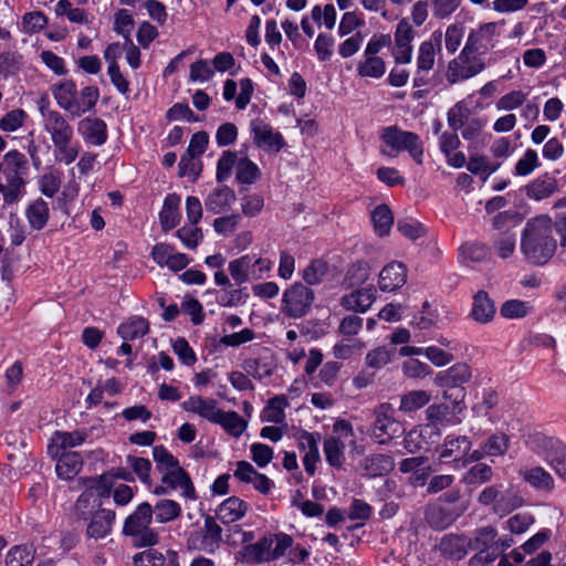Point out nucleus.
<instances>
[{
  "label": "nucleus",
  "instance_id": "obj_1",
  "mask_svg": "<svg viewBox=\"0 0 566 566\" xmlns=\"http://www.w3.org/2000/svg\"><path fill=\"white\" fill-rule=\"evenodd\" d=\"M554 233L558 234L560 245L566 247V213L558 214L555 221L547 214L530 219L521 239V250L524 256L533 264L547 263L557 248Z\"/></svg>",
  "mask_w": 566,
  "mask_h": 566
},
{
  "label": "nucleus",
  "instance_id": "obj_2",
  "mask_svg": "<svg viewBox=\"0 0 566 566\" xmlns=\"http://www.w3.org/2000/svg\"><path fill=\"white\" fill-rule=\"evenodd\" d=\"M42 126L54 146L56 161L64 165L74 163L80 154V144L74 140V130L69 120L59 112L40 107Z\"/></svg>",
  "mask_w": 566,
  "mask_h": 566
},
{
  "label": "nucleus",
  "instance_id": "obj_3",
  "mask_svg": "<svg viewBox=\"0 0 566 566\" xmlns=\"http://www.w3.org/2000/svg\"><path fill=\"white\" fill-rule=\"evenodd\" d=\"M153 458L156 469L161 475L163 484L171 490H180L181 494L187 499H196L193 484L177 458L163 446L153 448Z\"/></svg>",
  "mask_w": 566,
  "mask_h": 566
},
{
  "label": "nucleus",
  "instance_id": "obj_4",
  "mask_svg": "<svg viewBox=\"0 0 566 566\" xmlns=\"http://www.w3.org/2000/svg\"><path fill=\"white\" fill-rule=\"evenodd\" d=\"M83 492L74 505V516L77 520L87 521L97 511L103 510V499L111 495L112 476L99 475L96 478H83L78 480Z\"/></svg>",
  "mask_w": 566,
  "mask_h": 566
},
{
  "label": "nucleus",
  "instance_id": "obj_5",
  "mask_svg": "<svg viewBox=\"0 0 566 566\" xmlns=\"http://www.w3.org/2000/svg\"><path fill=\"white\" fill-rule=\"evenodd\" d=\"M293 538L285 533L266 535L238 552L237 559L248 564H262L279 559L292 546Z\"/></svg>",
  "mask_w": 566,
  "mask_h": 566
},
{
  "label": "nucleus",
  "instance_id": "obj_6",
  "mask_svg": "<svg viewBox=\"0 0 566 566\" xmlns=\"http://www.w3.org/2000/svg\"><path fill=\"white\" fill-rule=\"evenodd\" d=\"M53 95L59 106L73 116H81L91 111L99 97L97 88L86 86L78 92L72 82L56 85Z\"/></svg>",
  "mask_w": 566,
  "mask_h": 566
},
{
  "label": "nucleus",
  "instance_id": "obj_7",
  "mask_svg": "<svg viewBox=\"0 0 566 566\" xmlns=\"http://www.w3.org/2000/svg\"><path fill=\"white\" fill-rule=\"evenodd\" d=\"M380 138L384 155L396 157L400 151H408L417 164H422L423 147L419 136L415 133L389 126L382 129Z\"/></svg>",
  "mask_w": 566,
  "mask_h": 566
},
{
  "label": "nucleus",
  "instance_id": "obj_8",
  "mask_svg": "<svg viewBox=\"0 0 566 566\" xmlns=\"http://www.w3.org/2000/svg\"><path fill=\"white\" fill-rule=\"evenodd\" d=\"M153 520V506L140 503L136 510L127 516L123 526V533L134 538L140 546H151L158 542V534L150 527Z\"/></svg>",
  "mask_w": 566,
  "mask_h": 566
},
{
  "label": "nucleus",
  "instance_id": "obj_9",
  "mask_svg": "<svg viewBox=\"0 0 566 566\" xmlns=\"http://www.w3.org/2000/svg\"><path fill=\"white\" fill-rule=\"evenodd\" d=\"M272 268L270 259L253 253L234 259L228 265L232 280L239 285L266 277Z\"/></svg>",
  "mask_w": 566,
  "mask_h": 566
},
{
  "label": "nucleus",
  "instance_id": "obj_10",
  "mask_svg": "<svg viewBox=\"0 0 566 566\" xmlns=\"http://www.w3.org/2000/svg\"><path fill=\"white\" fill-rule=\"evenodd\" d=\"M356 449V439L352 426L345 420H338L333 426L331 437L324 443L327 462L333 467H342L345 451Z\"/></svg>",
  "mask_w": 566,
  "mask_h": 566
},
{
  "label": "nucleus",
  "instance_id": "obj_11",
  "mask_svg": "<svg viewBox=\"0 0 566 566\" xmlns=\"http://www.w3.org/2000/svg\"><path fill=\"white\" fill-rule=\"evenodd\" d=\"M464 389L460 388L455 391V394H450L448 391L443 392L444 399L452 400V407L446 403H434L427 408L426 415L428 420L431 422L430 424L436 428V424L441 426H455L459 424L463 419V412L465 410V406L463 403L464 399Z\"/></svg>",
  "mask_w": 566,
  "mask_h": 566
},
{
  "label": "nucleus",
  "instance_id": "obj_12",
  "mask_svg": "<svg viewBox=\"0 0 566 566\" xmlns=\"http://www.w3.org/2000/svg\"><path fill=\"white\" fill-rule=\"evenodd\" d=\"M511 545V539L497 537V532L493 526L480 528L472 541V547L478 552L475 559L482 564L493 562Z\"/></svg>",
  "mask_w": 566,
  "mask_h": 566
},
{
  "label": "nucleus",
  "instance_id": "obj_13",
  "mask_svg": "<svg viewBox=\"0 0 566 566\" xmlns=\"http://www.w3.org/2000/svg\"><path fill=\"white\" fill-rule=\"evenodd\" d=\"M314 292L302 283H294L282 295L281 312L292 318H301L310 311Z\"/></svg>",
  "mask_w": 566,
  "mask_h": 566
},
{
  "label": "nucleus",
  "instance_id": "obj_14",
  "mask_svg": "<svg viewBox=\"0 0 566 566\" xmlns=\"http://www.w3.org/2000/svg\"><path fill=\"white\" fill-rule=\"evenodd\" d=\"M471 442L467 437L448 436L439 450V460L442 463L454 462L455 468L464 467L471 461L481 458L478 450L470 453Z\"/></svg>",
  "mask_w": 566,
  "mask_h": 566
},
{
  "label": "nucleus",
  "instance_id": "obj_15",
  "mask_svg": "<svg viewBox=\"0 0 566 566\" xmlns=\"http://www.w3.org/2000/svg\"><path fill=\"white\" fill-rule=\"evenodd\" d=\"M402 431L399 421L394 418V410L388 405H381L376 410V421L373 436L379 443H385Z\"/></svg>",
  "mask_w": 566,
  "mask_h": 566
},
{
  "label": "nucleus",
  "instance_id": "obj_16",
  "mask_svg": "<svg viewBox=\"0 0 566 566\" xmlns=\"http://www.w3.org/2000/svg\"><path fill=\"white\" fill-rule=\"evenodd\" d=\"M525 442L531 451L542 457L547 463H549L557 453H560V450L565 447L557 438L542 431L530 432Z\"/></svg>",
  "mask_w": 566,
  "mask_h": 566
},
{
  "label": "nucleus",
  "instance_id": "obj_17",
  "mask_svg": "<svg viewBox=\"0 0 566 566\" xmlns=\"http://www.w3.org/2000/svg\"><path fill=\"white\" fill-rule=\"evenodd\" d=\"M250 132L253 143L264 150L279 151L283 147V137L280 133L262 119H253L250 123Z\"/></svg>",
  "mask_w": 566,
  "mask_h": 566
},
{
  "label": "nucleus",
  "instance_id": "obj_18",
  "mask_svg": "<svg viewBox=\"0 0 566 566\" xmlns=\"http://www.w3.org/2000/svg\"><path fill=\"white\" fill-rule=\"evenodd\" d=\"M233 476L242 483L252 484L253 489L262 494H269L274 489V482L265 474L258 472L248 461H239Z\"/></svg>",
  "mask_w": 566,
  "mask_h": 566
},
{
  "label": "nucleus",
  "instance_id": "obj_19",
  "mask_svg": "<svg viewBox=\"0 0 566 566\" xmlns=\"http://www.w3.org/2000/svg\"><path fill=\"white\" fill-rule=\"evenodd\" d=\"M87 438V434L83 430L74 431H55L49 443L48 454L51 458H56L63 453H69L66 450L82 446Z\"/></svg>",
  "mask_w": 566,
  "mask_h": 566
},
{
  "label": "nucleus",
  "instance_id": "obj_20",
  "mask_svg": "<svg viewBox=\"0 0 566 566\" xmlns=\"http://www.w3.org/2000/svg\"><path fill=\"white\" fill-rule=\"evenodd\" d=\"M181 408L199 418L207 420L211 423L214 422L221 408L213 398L203 397L200 395H191L182 401Z\"/></svg>",
  "mask_w": 566,
  "mask_h": 566
},
{
  "label": "nucleus",
  "instance_id": "obj_21",
  "mask_svg": "<svg viewBox=\"0 0 566 566\" xmlns=\"http://www.w3.org/2000/svg\"><path fill=\"white\" fill-rule=\"evenodd\" d=\"M153 260L161 268L167 266L171 271H180L185 269L190 259L167 243H158L151 250Z\"/></svg>",
  "mask_w": 566,
  "mask_h": 566
},
{
  "label": "nucleus",
  "instance_id": "obj_22",
  "mask_svg": "<svg viewBox=\"0 0 566 566\" xmlns=\"http://www.w3.org/2000/svg\"><path fill=\"white\" fill-rule=\"evenodd\" d=\"M407 282V269L401 262H390L379 272L378 286L382 292H394Z\"/></svg>",
  "mask_w": 566,
  "mask_h": 566
},
{
  "label": "nucleus",
  "instance_id": "obj_23",
  "mask_svg": "<svg viewBox=\"0 0 566 566\" xmlns=\"http://www.w3.org/2000/svg\"><path fill=\"white\" fill-rule=\"evenodd\" d=\"M402 473H410L409 482L413 486H422L433 471L424 457H413L405 459L399 464Z\"/></svg>",
  "mask_w": 566,
  "mask_h": 566
},
{
  "label": "nucleus",
  "instance_id": "obj_24",
  "mask_svg": "<svg viewBox=\"0 0 566 566\" xmlns=\"http://www.w3.org/2000/svg\"><path fill=\"white\" fill-rule=\"evenodd\" d=\"M471 376L472 371L470 366L464 363H459L438 373L434 377V384L439 387L455 388L468 382Z\"/></svg>",
  "mask_w": 566,
  "mask_h": 566
},
{
  "label": "nucleus",
  "instance_id": "obj_25",
  "mask_svg": "<svg viewBox=\"0 0 566 566\" xmlns=\"http://www.w3.org/2000/svg\"><path fill=\"white\" fill-rule=\"evenodd\" d=\"M77 130L83 139L91 145L101 146L107 140V126L99 118H83L77 125Z\"/></svg>",
  "mask_w": 566,
  "mask_h": 566
},
{
  "label": "nucleus",
  "instance_id": "obj_26",
  "mask_svg": "<svg viewBox=\"0 0 566 566\" xmlns=\"http://www.w3.org/2000/svg\"><path fill=\"white\" fill-rule=\"evenodd\" d=\"M134 566H179V555L172 549H146L134 557Z\"/></svg>",
  "mask_w": 566,
  "mask_h": 566
},
{
  "label": "nucleus",
  "instance_id": "obj_27",
  "mask_svg": "<svg viewBox=\"0 0 566 566\" xmlns=\"http://www.w3.org/2000/svg\"><path fill=\"white\" fill-rule=\"evenodd\" d=\"M376 291L373 284L358 287L342 298V305L347 311L366 312L375 301Z\"/></svg>",
  "mask_w": 566,
  "mask_h": 566
},
{
  "label": "nucleus",
  "instance_id": "obj_28",
  "mask_svg": "<svg viewBox=\"0 0 566 566\" xmlns=\"http://www.w3.org/2000/svg\"><path fill=\"white\" fill-rule=\"evenodd\" d=\"M439 431L431 424H424L410 430L403 439V446L410 453L427 448L432 437H438Z\"/></svg>",
  "mask_w": 566,
  "mask_h": 566
},
{
  "label": "nucleus",
  "instance_id": "obj_29",
  "mask_svg": "<svg viewBox=\"0 0 566 566\" xmlns=\"http://www.w3.org/2000/svg\"><path fill=\"white\" fill-rule=\"evenodd\" d=\"M115 520V513L112 510H99L92 515L87 521L86 533L90 537L99 539L107 536Z\"/></svg>",
  "mask_w": 566,
  "mask_h": 566
},
{
  "label": "nucleus",
  "instance_id": "obj_30",
  "mask_svg": "<svg viewBox=\"0 0 566 566\" xmlns=\"http://www.w3.org/2000/svg\"><path fill=\"white\" fill-rule=\"evenodd\" d=\"M24 216L31 229L40 231L45 228L50 219V207L42 198H36L28 203Z\"/></svg>",
  "mask_w": 566,
  "mask_h": 566
},
{
  "label": "nucleus",
  "instance_id": "obj_31",
  "mask_svg": "<svg viewBox=\"0 0 566 566\" xmlns=\"http://www.w3.org/2000/svg\"><path fill=\"white\" fill-rule=\"evenodd\" d=\"M248 511V504L238 496L226 499L217 509V517L226 524L241 520Z\"/></svg>",
  "mask_w": 566,
  "mask_h": 566
},
{
  "label": "nucleus",
  "instance_id": "obj_32",
  "mask_svg": "<svg viewBox=\"0 0 566 566\" xmlns=\"http://www.w3.org/2000/svg\"><path fill=\"white\" fill-rule=\"evenodd\" d=\"M55 472L62 480H72L81 471L83 465L82 457L78 452L63 453L56 458Z\"/></svg>",
  "mask_w": 566,
  "mask_h": 566
},
{
  "label": "nucleus",
  "instance_id": "obj_33",
  "mask_svg": "<svg viewBox=\"0 0 566 566\" xmlns=\"http://www.w3.org/2000/svg\"><path fill=\"white\" fill-rule=\"evenodd\" d=\"M235 201V193L228 187L216 188L209 193L205 203L209 211L222 213L229 210Z\"/></svg>",
  "mask_w": 566,
  "mask_h": 566
},
{
  "label": "nucleus",
  "instance_id": "obj_34",
  "mask_svg": "<svg viewBox=\"0 0 566 566\" xmlns=\"http://www.w3.org/2000/svg\"><path fill=\"white\" fill-rule=\"evenodd\" d=\"M495 315V306L486 292L479 291L473 296V304L471 310L472 318L481 324L489 323Z\"/></svg>",
  "mask_w": 566,
  "mask_h": 566
},
{
  "label": "nucleus",
  "instance_id": "obj_35",
  "mask_svg": "<svg viewBox=\"0 0 566 566\" xmlns=\"http://www.w3.org/2000/svg\"><path fill=\"white\" fill-rule=\"evenodd\" d=\"M557 190V181L548 174L542 175L526 186L528 198L539 201L551 197Z\"/></svg>",
  "mask_w": 566,
  "mask_h": 566
},
{
  "label": "nucleus",
  "instance_id": "obj_36",
  "mask_svg": "<svg viewBox=\"0 0 566 566\" xmlns=\"http://www.w3.org/2000/svg\"><path fill=\"white\" fill-rule=\"evenodd\" d=\"M214 424H219L228 434L240 438L248 428V421L235 411L220 410Z\"/></svg>",
  "mask_w": 566,
  "mask_h": 566
},
{
  "label": "nucleus",
  "instance_id": "obj_37",
  "mask_svg": "<svg viewBox=\"0 0 566 566\" xmlns=\"http://www.w3.org/2000/svg\"><path fill=\"white\" fill-rule=\"evenodd\" d=\"M181 199L178 195L171 193L165 198L163 209L159 213V220L165 231L171 230L178 226L180 221V207Z\"/></svg>",
  "mask_w": 566,
  "mask_h": 566
},
{
  "label": "nucleus",
  "instance_id": "obj_38",
  "mask_svg": "<svg viewBox=\"0 0 566 566\" xmlns=\"http://www.w3.org/2000/svg\"><path fill=\"white\" fill-rule=\"evenodd\" d=\"M486 50H483L481 45L473 38L469 35L465 46L463 48L459 59L464 64L465 71H479L484 67L481 55Z\"/></svg>",
  "mask_w": 566,
  "mask_h": 566
},
{
  "label": "nucleus",
  "instance_id": "obj_39",
  "mask_svg": "<svg viewBox=\"0 0 566 566\" xmlns=\"http://www.w3.org/2000/svg\"><path fill=\"white\" fill-rule=\"evenodd\" d=\"M193 53V46L182 51L169 62L165 71H178L179 69L186 67L188 62L190 71H210V62L208 60L198 59L196 61H191V55Z\"/></svg>",
  "mask_w": 566,
  "mask_h": 566
},
{
  "label": "nucleus",
  "instance_id": "obj_40",
  "mask_svg": "<svg viewBox=\"0 0 566 566\" xmlns=\"http://www.w3.org/2000/svg\"><path fill=\"white\" fill-rule=\"evenodd\" d=\"M521 474L524 481L534 489L551 491L554 488L553 476L541 467L526 468L521 472Z\"/></svg>",
  "mask_w": 566,
  "mask_h": 566
},
{
  "label": "nucleus",
  "instance_id": "obj_41",
  "mask_svg": "<svg viewBox=\"0 0 566 566\" xmlns=\"http://www.w3.org/2000/svg\"><path fill=\"white\" fill-rule=\"evenodd\" d=\"M148 329V322L143 317L136 316L130 317L127 321L119 324L117 328V334L124 340H134L146 335Z\"/></svg>",
  "mask_w": 566,
  "mask_h": 566
},
{
  "label": "nucleus",
  "instance_id": "obj_42",
  "mask_svg": "<svg viewBox=\"0 0 566 566\" xmlns=\"http://www.w3.org/2000/svg\"><path fill=\"white\" fill-rule=\"evenodd\" d=\"M374 231L378 237L389 234L394 224V216L386 205L377 206L370 213Z\"/></svg>",
  "mask_w": 566,
  "mask_h": 566
},
{
  "label": "nucleus",
  "instance_id": "obj_43",
  "mask_svg": "<svg viewBox=\"0 0 566 566\" xmlns=\"http://www.w3.org/2000/svg\"><path fill=\"white\" fill-rule=\"evenodd\" d=\"M290 406L287 398L283 395L269 400L263 409L261 418L264 422L282 423L285 419V409Z\"/></svg>",
  "mask_w": 566,
  "mask_h": 566
},
{
  "label": "nucleus",
  "instance_id": "obj_44",
  "mask_svg": "<svg viewBox=\"0 0 566 566\" xmlns=\"http://www.w3.org/2000/svg\"><path fill=\"white\" fill-rule=\"evenodd\" d=\"M153 514L158 523H169L181 514V506L174 500L164 499L153 507Z\"/></svg>",
  "mask_w": 566,
  "mask_h": 566
},
{
  "label": "nucleus",
  "instance_id": "obj_45",
  "mask_svg": "<svg viewBox=\"0 0 566 566\" xmlns=\"http://www.w3.org/2000/svg\"><path fill=\"white\" fill-rule=\"evenodd\" d=\"M430 400V392L426 390H411L401 396L399 409L403 412H413L424 407Z\"/></svg>",
  "mask_w": 566,
  "mask_h": 566
},
{
  "label": "nucleus",
  "instance_id": "obj_46",
  "mask_svg": "<svg viewBox=\"0 0 566 566\" xmlns=\"http://www.w3.org/2000/svg\"><path fill=\"white\" fill-rule=\"evenodd\" d=\"M364 469L368 475H384L394 469V460L386 454H375L365 460Z\"/></svg>",
  "mask_w": 566,
  "mask_h": 566
},
{
  "label": "nucleus",
  "instance_id": "obj_47",
  "mask_svg": "<svg viewBox=\"0 0 566 566\" xmlns=\"http://www.w3.org/2000/svg\"><path fill=\"white\" fill-rule=\"evenodd\" d=\"M38 187L42 195L53 198L61 188V174L50 168L38 179Z\"/></svg>",
  "mask_w": 566,
  "mask_h": 566
},
{
  "label": "nucleus",
  "instance_id": "obj_48",
  "mask_svg": "<svg viewBox=\"0 0 566 566\" xmlns=\"http://www.w3.org/2000/svg\"><path fill=\"white\" fill-rule=\"evenodd\" d=\"M3 165L7 177H22L28 168V160L22 153L11 150L4 155Z\"/></svg>",
  "mask_w": 566,
  "mask_h": 566
},
{
  "label": "nucleus",
  "instance_id": "obj_49",
  "mask_svg": "<svg viewBox=\"0 0 566 566\" xmlns=\"http://www.w3.org/2000/svg\"><path fill=\"white\" fill-rule=\"evenodd\" d=\"M533 312V306L525 301L510 300L503 303L500 313L509 319L523 318Z\"/></svg>",
  "mask_w": 566,
  "mask_h": 566
},
{
  "label": "nucleus",
  "instance_id": "obj_50",
  "mask_svg": "<svg viewBox=\"0 0 566 566\" xmlns=\"http://www.w3.org/2000/svg\"><path fill=\"white\" fill-rule=\"evenodd\" d=\"M371 281V271L368 264H354L347 272L346 282L350 287H364Z\"/></svg>",
  "mask_w": 566,
  "mask_h": 566
},
{
  "label": "nucleus",
  "instance_id": "obj_51",
  "mask_svg": "<svg viewBox=\"0 0 566 566\" xmlns=\"http://www.w3.org/2000/svg\"><path fill=\"white\" fill-rule=\"evenodd\" d=\"M235 174L237 179L241 184L247 185L255 182L261 176L258 165L248 158H241L238 160Z\"/></svg>",
  "mask_w": 566,
  "mask_h": 566
},
{
  "label": "nucleus",
  "instance_id": "obj_52",
  "mask_svg": "<svg viewBox=\"0 0 566 566\" xmlns=\"http://www.w3.org/2000/svg\"><path fill=\"white\" fill-rule=\"evenodd\" d=\"M394 348L379 346L367 353L365 361L368 367L379 369L389 364L394 359Z\"/></svg>",
  "mask_w": 566,
  "mask_h": 566
},
{
  "label": "nucleus",
  "instance_id": "obj_53",
  "mask_svg": "<svg viewBox=\"0 0 566 566\" xmlns=\"http://www.w3.org/2000/svg\"><path fill=\"white\" fill-rule=\"evenodd\" d=\"M240 206L243 216L253 218L261 213L264 207V198L256 192H248L241 197Z\"/></svg>",
  "mask_w": 566,
  "mask_h": 566
},
{
  "label": "nucleus",
  "instance_id": "obj_54",
  "mask_svg": "<svg viewBox=\"0 0 566 566\" xmlns=\"http://www.w3.org/2000/svg\"><path fill=\"white\" fill-rule=\"evenodd\" d=\"M539 167V158L534 149H526L514 167V175L526 177Z\"/></svg>",
  "mask_w": 566,
  "mask_h": 566
},
{
  "label": "nucleus",
  "instance_id": "obj_55",
  "mask_svg": "<svg viewBox=\"0 0 566 566\" xmlns=\"http://www.w3.org/2000/svg\"><path fill=\"white\" fill-rule=\"evenodd\" d=\"M489 255L488 248L482 243H465L460 248V258L462 262H482Z\"/></svg>",
  "mask_w": 566,
  "mask_h": 566
},
{
  "label": "nucleus",
  "instance_id": "obj_56",
  "mask_svg": "<svg viewBox=\"0 0 566 566\" xmlns=\"http://www.w3.org/2000/svg\"><path fill=\"white\" fill-rule=\"evenodd\" d=\"M401 370L407 378L423 379L432 374L431 367L417 358L405 360Z\"/></svg>",
  "mask_w": 566,
  "mask_h": 566
},
{
  "label": "nucleus",
  "instance_id": "obj_57",
  "mask_svg": "<svg viewBox=\"0 0 566 566\" xmlns=\"http://www.w3.org/2000/svg\"><path fill=\"white\" fill-rule=\"evenodd\" d=\"M328 265L323 260L312 261L302 273L303 280L310 285H316L322 282L327 274Z\"/></svg>",
  "mask_w": 566,
  "mask_h": 566
},
{
  "label": "nucleus",
  "instance_id": "obj_58",
  "mask_svg": "<svg viewBox=\"0 0 566 566\" xmlns=\"http://www.w3.org/2000/svg\"><path fill=\"white\" fill-rule=\"evenodd\" d=\"M507 448L509 439L505 434H493L485 442L483 450L481 452L478 451V454H480L481 458L483 455L497 457L504 454Z\"/></svg>",
  "mask_w": 566,
  "mask_h": 566
},
{
  "label": "nucleus",
  "instance_id": "obj_59",
  "mask_svg": "<svg viewBox=\"0 0 566 566\" xmlns=\"http://www.w3.org/2000/svg\"><path fill=\"white\" fill-rule=\"evenodd\" d=\"M522 505L523 499L520 495L513 492H506L501 494L499 500L495 502L493 510L496 514L505 515Z\"/></svg>",
  "mask_w": 566,
  "mask_h": 566
},
{
  "label": "nucleus",
  "instance_id": "obj_60",
  "mask_svg": "<svg viewBox=\"0 0 566 566\" xmlns=\"http://www.w3.org/2000/svg\"><path fill=\"white\" fill-rule=\"evenodd\" d=\"M177 237L188 249H196L202 240L201 229L197 224L188 223L177 231Z\"/></svg>",
  "mask_w": 566,
  "mask_h": 566
},
{
  "label": "nucleus",
  "instance_id": "obj_61",
  "mask_svg": "<svg viewBox=\"0 0 566 566\" xmlns=\"http://www.w3.org/2000/svg\"><path fill=\"white\" fill-rule=\"evenodd\" d=\"M467 168L470 172L482 176L484 179L497 169L496 166H491L486 157L480 155L470 156Z\"/></svg>",
  "mask_w": 566,
  "mask_h": 566
},
{
  "label": "nucleus",
  "instance_id": "obj_62",
  "mask_svg": "<svg viewBox=\"0 0 566 566\" xmlns=\"http://www.w3.org/2000/svg\"><path fill=\"white\" fill-rule=\"evenodd\" d=\"M201 171V163L199 157L191 155H184L179 163V174L184 177H188L191 181H195Z\"/></svg>",
  "mask_w": 566,
  "mask_h": 566
},
{
  "label": "nucleus",
  "instance_id": "obj_63",
  "mask_svg": "<svg viewBox=\"0 0 566 566\" xmlns=\"http://www.w3.org/2000/svg\"><path fill=\"white\" fill-rule=\"evenodd\" d=\"M251 459L259 468H265L273 460V449L268 444L254 442L250 446Z\"/></svg>",
  "mask_w": 566,
  "mask_h": 566
},
{
  "label": "nucleus",
  "instance_id": "obj_64",
  "mask_svg": "<svg viewBox=\"0 0 566 566\" xmlns=\"http://www.w3.org/2000/svg\"><path fill=\"white\" fill-rule=\"evenodd\" d=\"M33 560L31 551L23 546H15L7 554L8 566H30Z\"/></svg>",
  "mask_w": 566,
  "mask_h": 566
}]
</instances>
